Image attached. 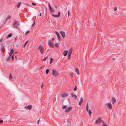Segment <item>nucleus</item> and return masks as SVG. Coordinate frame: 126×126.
<instances>
[{"label":"nucleus","mask_w":126,"mask_h":126,"mask_svg":"<svg viewBox=\"0 0 126 126\" xmlns=\"http://www.w3.org/2000/svg\"><path fill=\"white\" fill-rule=\"evenodd\" d=\"M106 105L108 108L110 109H112V106L110 103H106Z\"/></svg>","instance_id":"nucleus-6"},{"label":"nucleus","mask_w":126,"mask_h":126,"mask_svg":"<svg viewBox=\"0 0 126 126\" xmlns=\"http://www.w3.org/2000/svg\"><path fill=\"white\" fill-rule=\"evenodd\" d=\"M52 74L54 77H56L59 75V73L56 69H53L52 70Z\"/></svg>","instance_id":"nucleus-2"},{"label":"nucleus","mask_w":126,"mask_h":126,"mask_svg":"<svg viewBox=\"0 0 126 126\" xmlns=\"http://www.w3.org/2000/svg\"><path fill=\"white\" fill-rule=\"evenodd\" d=\"M70 13L69 11L68 12V17L69 16Z\"/></svg>","instance_id":"nucleus-41"},{"label":"nucleus","mask_w":126,"mask_h":126,"mask_svg":"<svg viewBox=\"0 0 126 126\" xmlns=\"http://www.w3.org/2000/svg\"><path fill=\"white\" fill-rule=\"evenodd\" d=\"M54 46L56 47L57 48L59 47V45L57 43H55Z\"/></svg>","instance_id":"nucleus-30"},{"label":"nucleus","mask_w":126,"mask_h":126,"mask_svg":"<svg viewBox=\"0 0 126 126\" xmlns=\"http://www.w3.org/2000/svg\"><path fill=\"white\" fill-rule=\"evenodd\" d=\"M70 76L71 77H72L73 76V74H71L70 75Z\"/></svg>","instance_id":"nucleus-49"},{"label":"nucleus","mask_w":126,"mask_h":126,"mask_svg":"<svg viewBox=\"0 0 126 126\" xmlns=\"http://www.w3.org/2000/svg\"><path fill=\"white\" fill-rule=\"evenodd\" d=\"M43 87V83H42V85L41 87V88H42V87Z\"/></svg>","instance_id":"nucleus-52"},{"label":"nucleus","mask_w":126,"mask_h":126,"mask_svg":"<svg viewBox=\"0 0 126 126\" xmlns=\"http://www.w3.org/2000/svg\"><path fill=\"white\" fill-rule=\"evenodd\" d=\"M49 10L50 12L51 13H54V10L53 8L52 7H51V8H49Z\"/></svg>","instance_id":"nucleus-13"},{"label":"nucleus","mask_w":126,"mask_h":126,"mask_svg":"<svg viewBox=\"0 0 126 126\" xmlns=\"http://www.w3.org/2000/svg\"><path fill=\"white\" fill-rule=\"evenodd\" d=\"M30 32V31H27L25 33V34L26 35L27 34L29 33Z\"/></svg>","instance_id":"nucleus-40"},{"label":"nucleus","mask_w":126,"mask_h":126,"mask_svg":"<svg viewBox=\"0 0 126 126\" xmlns=\"http://www.w3.org/2000/svg\"><path fill=\"white\" fill-rule=\"evenodd\" d=\"M49 72V69H47L46 70V74H47Z\"/></svg>","instance_id":"nucleus-31"},{"label":"nucleus","mask_w":126,"mask_h":126,"mask_svg":"<svg viewBox=\"0 0 126 126\" xmlns=\"http://www.w3.org/2000/svg\"><path fill=\"white\" fill-rule=\"evenodd\" d=\"M14 54H13V55L11 57H11L12 58V60L13 61L14 60Z\"/></svg>","instance_id":"nucleus-36"},{"label":"nucleus","mask_w":126,"mask_h":126,"mask_svg":"<svg viewBox=\"0 0 126 126\" xmlns=\"http://www.w3.org/2000/svg\"><path fill=\"white\" fill-rule=\"evenodd\" d=\"M77 89V86H76V85H75V87L74 88V89L73 90L74 91H75Z\"/></svg>","instance_id":"nucleus-38"},{"label":"nucleus","mask_w":126,"mask_h":126,"mask_svg":"<svg viewBox=\"0 0 126 126\" xmlns=\"http://www.w3.org/2000/svg\"><path fill=\"white\" fill-rule=\"evenodd\" d=\"M11 58V57H8L6 59V60L7 61H9L10 60Z\"/></svg>","instance_id":"nucleus-28"},{"label":"nucleus","mask_w":126,"mask_h":126,"mask_svg":"<svg viewBox=\"0 0 126 126\" xmlns=\"http://www.w3.org/2000/svg\"><path fill=\"white\" fill-rule=\"evenodd\" d=\"M3 122V121L2 120L0 119V123L1 124Z\"/></svg>","instance_id":"nucleus-43"},{"label":"nucleus","mask_w":126,"mask_h":126,"mask_svg":"<svg viewBox=\"0 0 126 126\" xmlns=\"http://www.w3.org/2000/svg\"><path fill=\"white\" fill-rule=\"evenodd\" d=\"M13 34L12 33H10L7 36V38L10 37Z\"/></svg>","instance_id":"nucleus-20"},{"label":"nucleus","mask_w":126,"mask_h":126,"mask_svg":"<svg viewBox=\"0 0 126 126\" xmlns=\"http://www.w3.org/2000/svg\"><path fill=\"white\" fill-rule=\"evenodd\" d=\"M61 13L60 12H59L58 13V14L57 15H55L51 14L52 16L54 17H58L60 16Z\"/></svg>","instance_id":"nucleus-8"},{"label":"nucleus","mask_w":126,"mask_h":126,"mask_svg":"<svg viewBox=\"0 0 126 126\" xmlns=\"http://www.w3.org/2000/svg\"><path fill=\"white\" fill-rule=\"evenodd\" d=\"M2 39H1L0 40V42H2Z\"/></svg>","instance_id":"nucleus-50"},{"label":"nucleus","mask_w":126,"mask_h":126,"mask_svg":"<svg viewBox=\"0 0 126 126\" xmlns=\"http://www.w3.org/2000/svg\"><path fill=\"white\" fill-rule=\"evenodd\" d=\"M50 64L51 63L53 62V60L52 58H51L50 59Z\"/></svg>","instance_id":"nucleus-26"},{"label":"nucleus","mask_w":126,"mask_h":126,"mask_svg":"<svg viewBox=\"0 0 126 126\" xmlns=\"http://www.w3.org/2000/svg\"><path fill=\"white\" fill-rule=\"evenodd\" d=\"M48 6H49V8H51V6H50V4L49 3L48 4Z\"/></svg>","instance_id":"nucleus-47"},{"label":"nucleus","mask_w":126,"mask_h":126,"mask_svg":"<svg viewBox=\"0 0 126 126\" xmlns=\"http://www.w3.org/2000/svg\"><path fill=\"white\" fill-rule=\"evenodd\" d=\"M101 122L102 123H104V121L101 120V118L99 117L97 119V120L95 123L96 124H100Z\"/></svg>","instance_id":"nucleus-3"},{"label":"nucleus","mask_w":126,"mask_h":126,"mask_svg":"<svg viewBox=\"0 0 126 126\" xmlns=\"http://www.w3.org/2000/svg\"><path fill=\"white\" fill-rule=\"evenodd\" d=\"M41 13H40L39 14V16H41Z\"/></svg>","instance_id":"nucleus-55"},{"label":"nucleus","mask_w":126,"mask_h":126,"mask_svg":"<svg viewBox=\"0 0 126 126\" xmlns=\"http://www.w3.org/2000/svg\"><path fill=\"white\" fill-rule=\"evenodd\" d=\"M54 6H55V8H57V6L55 5Z\"/></svg>","instance_id":"nucleus-57"},{"label":"nucleus","mask_w":126,"mask_h":126,"mask_svg":"<svg viewBox=\"0 0 126 126\" xmlns=\"http://www.w3.org/2000/svg\"><path fill=\"white\" fill-rule=\"evenodd\" d=\"M102 126H108L106 125L105 124L104 122V123H102Z\"/></svg>","instance_id":"nucleus-35"},{"label":"nucleus","mask_w":126,"mask_h":126,"mask_svg":"<svg viewBox=\"0 0 126 126\" xmlns=\"http://www.w3.org/2000/svg\"><path fill=\"white\" fill-rule=\"evenodd\" d=\"M38 48L40 49V52L41 54H42L43 53L44 49L43 47L42 46L40 45L38 47Z\"/></svg>","instance_id":"nucleus-4"},{"label":"nucleus","mask_w":126,"mask_h":126,"mask_svg":"<svg viewBox=\"0 0 126 126\" xmlns=\"http://www.w3.org/2000/svg\"><path fill=\"white\" fill-rule=\"evenodd\" d=\"M49 46L50 47H51L52 48H53L54 47V46L52 44H50V45H49Z\"/></svg>","instance_id":"nucleus-32"},{"label":"nucleus","mask_w":126,"mask_h":126,"mask_svg":"<svg viewBox=\"0 0 126 126\" xmlns=\"http://www.w3.org/2000/svg\"><path fill=\"white\" fill-rule=\"evenodd\" d=\"M1 50L2 52H4L5 50V48L4 46H2L1 48Z\"/></svg>","instance_id":"nucleus-15"},{"label":"nucleus","mask_w":126,"mask_h":126,"mask_svg":"<svg viewBox=\"0 0 126 126\" xmlns=\"http://www.w3.org/2000/svg\"><path fill=\"white\" fill-rule=\"evenodd\" d=\"M48 58V57L47 56L46 57H44V59L42 60L43 61H45Z\"/></svg>","instance_id":"nucleus-24"},{"label":"nucleus","mask_w":126,"mask_h":126,"mask_svg":"<svg viewBox=\"0 0 126 126\" xmlns=\"http://www.w3.org/2000/svg\"><path fill=\"white\" fill-rule=\"evenodd\" d=\"M32 107V105H29L28 106H25V108L26 109L31 110V109Z\"/></svg>","instance_id":"nucleus-10"},{"label":"nucleus","mask_w":126,"mask_h":126,"mask_svg":"<svg viewBox=\"0 0 126 126\" xmlns=\"http://www.w3.org/2000/svg\"><path fill=\"white\" fill-rule=\"evenodd\" d=\"M11 18V17L10 16H9L7 17L6 21H7L8 19H10Z\"/></svg>","instance_id":"nucleus-27"},{"label":"nucleus","mask_w":126,"mask_h":126,"mask_svg":"<svg viewBox=\"0 0 126 126\" xmlns=\"http://www.w3.org/2000/svg\"><path fill=\"white\" fill-rule=\"evenodd\" d=\"M17 36H16V37L15 39V41H16V40H17Z\"/></svg>","instance_id":"nucleus-53"},{"label":"nucleus","mask_w":126,"mask_h":126,"mask_svg":"<svg viewBox=\"0 0 126 126\" xmlns=\"http://www.w3.org/2000/svg\"><path fill=\"white\" fill-rule=\"evenodd\" d=\"M9 79L10 80L12 79V77L11 75V73H10V74Z\"/></svg>","instance_id":"nucleus-25"},{"label":"nucleus","mask_w":126,"mask_h":126,"mask_svg":"<svg viewBox=\"0 0 126 126\" xmlns=\"http://www.w3.org/2000/svg\"><path fill=\"white\" fill-rule=\"evenodd\" d=\"M35 24V23L34 22H34H33V24H32V25L31 27H32V26H33Z\"/></svg>","instance_id":"nucleus-46"},{"label":"nucleus","mask_w":126,"mask_h":126,"mask_svg":"<svg viewBox=\"0 0 126 126\" xmlns=\"http://www.w3.org/2000/svg\"><path fill=\"white\" fill-rule=\"evenodd\" d=\"M74 98L75 99H76L77 98V96L76 95H74Z\"/></svg>","instance_id":"nucleus-39"},{"label":"nucleus","mask_w":126,"mask_h":126,"mask_svg":"<svg viewBox=\"0 0 126 126\" xmlns=\"http://www.w3.org/2000/svg\"><path fill=\"white\" fill-rule=\"evenodd\" d=\"M71 55V54H68V55H67L68 59H70Z\"/></svg>","instance_id":"nucleus-29"},{"label":"nucleus","mask_w":126,"mask_h":126,"mask_svg":"<svg viewBox=\"0 0 126 126\" xmlns=\"http://www.w3.org/2000/svg\"><path fill=\"white\" fill-rule=\"evenodd\" d=\"M47 51H49V49H47Z\"/></svg>","instance_id":"nucleus-58"},{"label":"nucleus","mask_w":126,"mask_h":126,"mask_svg":"<svg viewBox=\"0 0 126 126\" xmlns=\"http://www.w3.org/2000/svg\"><path fill=\"white\" fill-rule=\"evenodd\" d=\"M47 43L48 45H49L52 44V42L51 41V40H49L48 42Z\"/></svg>","instance_id":"nucleus-23"},{"label":"nucleus","mask_w":126,"mask_h":126,"mask_svg":"<svg viewBox=\"0 0 126 126\" xmlns=\"http://www.w3.org/2000/svg\"><path fill=\"white\" fill-rule=\"evenodd\" d=\"M115 60V58H112V60Z\"/></svg>","instance_id":"nucleus-56"},{"label":"nucleus","mask_w":126,"mask_h":126,"mask_svg":"<svg viewBox=\"0 0 126 126\" xmlns=\"http://www.w3.org/2000/svg\"><path fill=\"white\" fill-rule=\"evenodd\" d=\"M88 111L89 115V116L90 117L91 116V114L92 112L90 110H88Z\"/></svg>","instance_id":"nucleus-22"},{"label":"nucleus","mask_w":126,"mask_h":126,"mask_svg":"<svg viewBox=\"0 0 126 126\" xmlns=\"http://www.w3.org/2000/svg\"><path fill=\"white\" fill-rule=\"evenodd\" d=\"M83 101V99L82 98H80V100L79 103V105H80L81 104V103Z\"/></svg>","instance_id":"nucleus-19"},{"label":"nucleus","mask_w":126,"mask_h":126,"mask_svg":"<svg viewBox=\"0 0 126 126\" xmlns=\"http://www.w3.org/2000/svg\"><path fill=\"white\" fill-rule=\"evenodd\" d=\"M55 34L57 35V39L59 41H60L61 38L60 37V35L59 33L57 31H55Z\"/></svg>","instance_id":"nucleus-7"},{"label":"nucleus","mask_w":126,"mask_h":126,"mask_svg":"<svg viewBox=\"0 0 126 126\" xmlns=\"http://www.w3.org/2000/svg\"><path fill=\"white\" fill-rule=\"evenodd\" d=\"M54 40V38H52L51 39V40L52 41H53Z\"/></svg>","instance_id":"nucleus-54"},{"label":"nucleus","mask_w":126,"mask_h":126,"mask_svg":"<svg viewBox=\"0 0 126 126\" xmlns=\"http://www.w3.org/2000/svg\"><path fill=\"white\" fill-rule=\"evenodd\" d=\"M72 47H71L70 48V50H69V51L70 52H71V53H72Z\"/></svg>","instance_id":"nucleus-34"},{"label":"nucleus","mask_w":126,"mask_h":126,"mask_svg":"<svg viewBox=\"0 0 126 126\" xmlns=\"http://www.w3.org/2000/svg\"><path fill=\"white\" fill-rule=\"evenodd\" d=\"M61 95L63 98L67 96H68V94H61Z\"/></svg>","instance_id":"nucleus-12"},{"label":"nucleus","mask_w":126,"mask_h":126,"mask_svg":"<svg viewBox=\"0 0 126 126\" xmlns=\"http://www.w3.org/2000/svg\"><path fill=\"white\" fill-rule=\"evenodd\" d=\"M21 4V2L18 3V4L17 5V7L18 8H19V7Z\"/></svg>","instance_id":"nucleus-21"},{"label":"nucleus","mask_w":126,"mask_h":126,"mask_svg":"<svg viewBox=\"0 0 126 126\" xmlns=\"http://www.w3.org/2000/svg\"><path fill=\"white\" fill-rule=\"evenodd\" d=\"M68 52V51L67 50H66L64 51L63 53V54L64 56H66V55L67 54Z\"/></svg>","instance_id":"nucleus-18"},{"label":"nucleus","mask_w":126,"mask_h":126,"mask_svg":"<svg viewBox=\"0 0 126 126\" xmlns=\"http://www.w3.org/2000/svg\"><path fill=\"white\" fill-rule=\"evenodd\" d=\"M67 126H69V125Z\"/></svg>","instance_id":"nucleus-59"},{"label":"nucleus","mask_w":126,"mask_h":126,"mask_svg":"<svg viewBox=\"0 0 126 126\" xmlns=\"http://www.w3.org/2000/svg\"><path fill=\"white\" fill-rule=\"evenodd\" d=\"M60 33L61 34L63 38H64L65 36V33L64 32L61 31L60 32Z\"/></svg>","instance_id":"nucleus-9"},{"label":"nucleus","mask_w":126,"mask_h":126,"mask_svg":"<svg viewBox=\"0 0 126 126\" xmlns=\"http://www.w3.org/2000/svg\"><path fill=\"white\" fill-rule=\"evenodd\" d=\"M14 52V51L13 49H11L9 53V56H11Z\"/></svg>","instance_id":"nucleus-14"},{"label":"nucleus","mask_w":126,"mask_h":126,"mask_svg":"<svg viewBox=\"0 0 126 126\" xmlns=\"http://www.w3.org/2000/svg\"><path fill=\"white\" fill-rule=\"evenodd\" d=\"M40 121V119H39L37 121V124H39V122Z\"/></svg>","instance_id":"nucleus-48"},{"label":"nucleus","mask_w":126,"mask_h":126,"mask_svg":"<svg viewBox=\"0 0 126 126\" xmlns=\"http://www.w3.org/2000/svg\"><path fill=\"white\" fill-rule=\"evenodd\" d=\"M32 5L33 6H35L36 5V4L34 3H32Z\"/></svg>","instance_id":"nucleus-44"},{"label":"nucleus","mask_w":126,"mask_h":126,"mask_svg":"<svg viewBox=\"0 0 126 126\" xmlns=\"http://www.w3.org/2000/svg\"><path fill=\"white\" fill-rule=\"evenodd\" d=\"M86 109L87 110V111H88V103H87V105H86Z\"/></svg>","instance_id":"nucleus-42"},{"label":"nucleus","mask_w":126,"mask_h":126,"mask_svg":"<svg viewBox=\"0 0 126 126\" xmlns=\"http://www.w3.org/2000/svg\"><path fill=\"white\" fill-rule=\"evenodd\" d=\"M71 53H71V52H69V51L68 53V54H71Z\"/></svg>","instance_id":"nucleus-51"},{"label":"nucleus","mask_w":126,"mask_h":126,"mask_svg":"<svg viewBox=\"0 0 126 126\" xmlns=\"http://www.w3.org/2000/svg\"><path fill=\"white\" fill-rule=\"evenodd\" d=\"M14 27L15 28H17L20 25V22L17 21H14L13 24Z\"/></svg>","instance_id":"nucleus-1"},{"label":"nucleus","mask_w":126,"mask_h":126,"mask_svg":"<svg viewBox=\"0 0 126 126\" xmlns=\"http://www.w3.org/2000/svg\"><path fill=\"white\" fill-rule=\"evenodd\" d=\"M72 107H69L65 109L64 110V111L66 113L70 111L72 109Z\"/></svg>","instance_id":"nucleus-5"},{"label":"nucleus","mask_w":126,"mask_h":126,"mask_svg":"<svg viewBox=\"0 0 126 126\" xmlns=\"http://www.w3.org/2000/svg\"><path fill=\"white\" fill-rule=\"evenodd\" d=\"M74 93L73 94V93H71V97H74Z\"/></svg>","instance_id":"nucleus-45"},{"label":"nucleus","mask_w":126,"mask_h":126,"mask_svg":"<svg viewBox=\"0 0 126 126\" xmlns=\"http://www.w3.org/2000/svg\"><path fill=\"white\" fill-rule=\"evenodd\" d=\"M75 71L78 75L79 74V71L78 68H76L75 69Z\"/></svg>","instance_id":"nucleus-16"},{"label":"nucleus","mask_w":126,"mask_h":126,"mask_svg":"<svg viewBox=\"0 0 126 126\" xmlns=\"http://www.w3.org/2000/svg\"><path fill=\"white\" fill-rule=\"evenodd\" d=\"M67 107V106L66 105L63 106L62 107V109H64L66 108Z\"/></svg>","instance_id":"nucleus-33"},{"label":"nucleus","mask_w":126,"mask_h":126,"mask_svg":"<svg viewBox=\"0 0 126 126\" xmlns=\"http://www.w3.org/2000/svg\"><path fill=\"white\" fill-rule=\"evenodd\" d=\"M111 100L113 104H114L116 102V99L115 97L114 96H113L112 97Z\"/></svg>","instance_id":"nucleus-11"},{"label":"nucleus","mask_w":126,"mask_h":126,"mask_svg":"<svg viewBox=\"0 0 126 126\" xmlns=\"http://www.w3.org/2000/svg\"><path fill=\"white\" fill-rule=\"evenodd\" d=\"M113 9H114V11H116V10H117V7L115 6V7H114V8H113Z\"/></svg>","instance_id":"nucleus-37"},{"label":"nucleus","mask_w":126,"mask_h":126,"mask_svg":"<svg viewBox=\"0 0 126 126\" xmlns=\"http://www.w3.org/2000/svg\"><path fill=\"white\" fill-rule=\"evenodd\" d=\"M28 42V41H26L23 44L22 46V47L23 48H24L26 46V44H27Z\"/></svg>","instance_id":"nucleus-17"}]
</instances>
